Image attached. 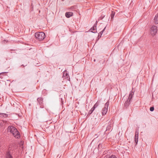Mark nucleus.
Returning <instances> with one entry per match:
<instances>
[{
    "label": "nucleus",
    "mask_w": 158,
    "mask_h": 158,
    "mask_svg": "<svg viewBox=\"0 0 158 158\" xmlns=\"http://www.w3.org/2000/svg\"><path fill=\"white\" fill-rule=\"evenodd\" d=\"M99 102H100V101H97V102L94 105L93 107L92 108H94V109H95L99 105Z\"/></svg>",
    "instance_id": "nucleus-13"
},
{
    "label": "nucleus",
    "mask_w": 158,
    "mask_h": 158,
    "mask_svg": "<svg viewBox=\"0 0 158 158\" xmlns=\"http://www.w3.org/2000/svg\"><path fill=\"white\" fill-rule=\"evenodd\" d=\"M32 49V48H30V50L31 49Z\"/></svg>",
    "instance_id": "nucleus-28"
},
{
    "label": "nucleus",
    "mask_w": 158,
    "mask_h": 158,
    "mask_svg": "<svg viewBox=\"0 0 158 158\" xmlns=\"http://www.w3.org/2000/svg\"><path fill=\"white\" fill-rule=\"evenodd\" d=\"M98 135L97 134H96L95 135L94 137H95V138H97L98 137Z\"/></svg>",
    "instance_id": "nucleus-24"
},
{
    "label": "nucleus",
    "mask_w": 158,
    "mask_h": 158,
    "mask_svg": "<svg viewBox=\"0 0 158 158\" xmlns=\"http://www.w3.org/2000/svg\"><path fill=\"white\" fill-rule=\"evenodd\" d=\"M109 103V102L108 101L104 105V107L102 110V115L103 116L106 114L108 110Z\"/></svg>",
    "instance_id": "nucleus-5"
},
{
    "label": "nucleus",
    "mask_w": 158,
    "mask_h": 158,
    "mask_svg": "<svg viewBox=\"0 0 158 158\" xmlns=\"http://www.w3.org/2000/svg\"><path fill=\"white\" fill-rule=\"evenodd\" d=\"M94 108H93L92 107V108H91V109L90 110H89V114H91L92 113V112L93 111H94Z\"/></svg>",
    "instance_id": "nucleus-18"
},
{
    "label": "nucleus",
    "mask_w": 158,
    "mask_h": 158,
    "mask_svg": "<svg viewBox=\"0 0 158 158\" xmlns=\"http://www.w3.org/2000/svg\"><path fill=\"white\" fill-rule=\"evenodd\" d=\"M37 101L38 103L40 105V107L41 108H44V106L43 105V101L42 98L41 97L38 98L37 99Z\"/></svg>",
    "instance_id": "nucleus-7"
},
{
    "label": "nucleus",
    "mask_w": 158,
    "mask_h": 158,
    "mask_svg": "<svg viewBox=\"0 0 158 158\" xmlns=\"http://www.w3.org/2000/svg\"><path fill=\"white\" fill-rule=\"evenodd\" d=\"M97 21H96V23H97Z\"/></svg>",
    "instance_id": "nucleus-29"
},
{
    "label": "nucleus",
    "mask_w": 158,
    "mask_h": 158,
    "mask_svg": "<svg viewBox=\"0 0 158 158\" xmlns=\"http://www.w3.org/2000/svg\"><path fill=\"white\" fill-rule=\"evenodd\" d=\"M65 15L66 17L69 18L73 16V13L72 12H66Z\"/></svg>",
    "instance_id": "nucleus-9"
},
{
    "label": "nucleus",
    "mask_w": 158,
    "mask_h": 158,
    "mask_svg": "<svg viewBox=\"0 0 158 158\" xmlns=\"http://www.w3.org/2000/svg\"><path fill=\"white\" fill-rule=\"evenodd\" d=\"M23 144V141H21L20 143H19V145L21 146Z\"/></svg>",
    "instance_id": "nucleus-23"
},
{
    "label": "nucleus",
    "mask_w": 158,
    "mask_h": 158,
    "mask_svg": "<svg viewBox=\"0 0 158 158\" xmlns=\"http://www.w3.org/2000/svg\"><path fill=\"white\" fill-rule=\"evenodd\" d=\"M7 114H4V113H0V117H4L5 118H6L7 117Z\"/></svg>",
    "instance_id": "nucleus-15"
},
{
    "label": "nucleus",
    "mask_w": 158,
    "mask_h": 158,
    "mask_svg": "<svg viewBox=\"0 0 158 158\" xmlns=\"http://www.w3.org/2000/svg\"><path fill=\"white\" fill-rule=\"evenodd\" d=\"M35 37L36 38L40 41H41L44 40L45 37V34L42 32H38L35 33Z\"/></svg>",
    "instance_id": "nucleus-4"
},
{
    "label": "nucleus",
    "mask_w": 158,
    "mask_h": 158,
    "mask_svg": "<svg viewBox=\"0 0 158 158\" xmlns=\"http://www.w3.org/2000/svg\"><path fill=\"white\" fill-rule=\"evenodd\" d=\"M96 29V24H94V26L93 27L91 28L90 29V30H91V31L93 33H95L96 32L94 31H94L95 29Z\"/></svg>",
    "instance_id": "nucleus-11"
},
{
    "label": "nucleus",
    "mask_w": 158,
    "mask_h": 158,
    "mask_svg": "<svg viewBox=\"0 0 158 158\" xmlns=\"http://www.w3.org/2000/svg\"><path fill=\"white\" fill-rule=\"evenodd\" d=\"M134 95V92L132 91L130 92L128 98L127 100L124 103V106L125 107L127 108L129 106L131 100L132 98Z\"/></svg>",
    "instance_id": "nucleus-3"
},
{
    "label": "nucleus",
    "mask_w": 158,
    "mask_h": 158,
    "mask_svg": "<svg viewBox=\"0 0 158 158\" xmlns=\"http://www.w3.org/2000/svg\"><path fill=\"white\" fill-rule=\"evenodd\" d=\"M139 138V132L137 131L135 132V141L136 144L138 143V138Z\"/></svg>",
    "instance_id": "nucleus-8"
},
{
    "label": "nucleus",
    "mask_w": 158,
    "mask_h": 158,
    "mask_svg": "<svg viewBox=\"0 0 158 158\" xmlns=\"http://www.w3.org/2000/svg\"><path fill=\"white\" fill-rule=\"evenodd\" d=\"M1 146V144H0V147Z\"/></svg>",
    "instance_id": "nucleus-25"
},
{
    "label": "nucleus",
    "mask_w": 158,
    "mask_h": 158,
    "mask_svg": "<svg viewBox=\"0 0 158 158\" xmlns=\"http://www.w3.org/2000/svg\"><path fill=\"white\" fill-rule=\"evenodd\" d=\"M115 14V12L114 11H111V13L110 15V17H111V20L112 21L113 20V19L114 18V16Z\"/></svg>",
    "instance_id": "nucleus-12"
},
{
    "label": "nucleus",
    "mask_w": 158,
    "mask_h": 158,
    "mask_svg": "<svg viewBox=\"0 0 158 158\" xmlns=\"http://www.w3.org/2000/svg\"><path fill=\"white\" fill-rule=\"evenodd\" d=\"M35 51H36V49H35V51H33V52H35Z\"/></svg>",
    "instance_id": "nucleus-26"
},
{
    "label": "nucleus",
    "mask_w": 158,
    "mask_h": 158,
    "mask_svg": "<svg viewBox=\"0 0 158 158\" xmlns=\"http://www.w3.org/2000/svg\"><path fill=\"white\" fill-rule=\"evenodd\" d=\"M157 27L155 25H153L151 28V33L152 35H154L157 32Z\"/></svg>",
    "instance_id": "nucleus-6"
},
{
    "label": "nucleus",
    "mask_w": 158,
    "mask_h": 158,
    "mask_svg": "<svg viewBox=\"0 0 158 158\" xmlns=\"http://www.w3.org/2000/svg\"><path fill=\"white\" fill-rule=\"evenodd\" d=\"M104 16H105V15H103V16L102 15L101 16V17H100V18H99V19H100L101 20L104 17Z\"/></svg>",
    "instance_id": "nucleus-21"
},
{
    "label": "nucleus",
    "mask_w": 158,
    "mask_h": 158,
    "mask_svg": "<svg viewBox=\"0 0 158 158\" xmlns=\"http://www.w3.org/2000/svg\"><path fill=\"white\" fill-rule=\"evenodd\" d=\"M109 158H116V157L115 155H111Z\"/></svg>",
    "instance_id": "nucleus-20"
},
{
    "label": "nucleus",
    "mask_w": 158,
    "mask_h": 158,
    "mask_svg": "<svg viewBox=\"0 0 158 158\" xmlns=\"http://www.w3.org/2000/svg\"><path fill=\"white\" fill-rule=\"evenodd\" d=\"M17 148L14 144L10 145L8 151L6 152V158H14V153L17 151Z\"/></svg>",
    "instance_id": "nucleus-1"
},
{
    "label": "nucleus",
    "mask_w": 158,
    "mask_h": 158,
    "mask_svg": "<svg viewBox=\"0 0 158 158\" xmlns=\"http://www.w3.org/2000/svg\"><path fill=\"white\" fill-rule=\"evenodd\" d=\"M63 77H66L67 78H68L69 77L68 74L65 71H64L63 73Z\"/></svg>",
    "instance_id": "nucleus-16"
},
{
    "label": "nucleus",
    "mask_w": 158,
    "mask_h": 158,
    "mask_svg": "<svg viewBox=\"0 0 158 158\" xmlns=\"http://www.w3.org/2000/svg\"><path fill=\"white\" fill-rule=\"evenodd\" d=\"M154 21L156 24H158V14L156 15L155 18H154Z\"/></svg>",
    "instance_id": "nucleus-10"
},
{
    "label": "nucleus",
    "mask_w": 158,
    "mask_h": 158,
    "mask_svg": "<svg viewBox=\"0 0 158 158\" xmlns=\"http://www.w3.org/2000/svg\"><path fill=\"white\" fill-rule=\"evenodd\" d=\"M7 131L8 132L9 131L12 133L16 138L18 139L20 137V134L19 132L13 126H9Z\"/></svg>",
    "instance_id": "nucleus-2"
},
{
    "label": "nucleus",
    "mask_w": 158,
    "mask_h": 158,
    "mask_svg": "<svg viewBox=\"0 0 158 158\" xmlns=\"http://www.w3.org/2000/svg\"><path fill=\"white\" fill-rule=\"evenodd\" d=\"M2 73H0V75Z\"/></svg>",
    "instance_id": "nucleus-27"
},
{
    "label": "nucleus",
    "mask_w": 158,
    "mask_h": 158,
    "mask_svg": "<svg viewBox=\"0 0 158 158\" xmlns=\"http://www.w3.org/2000/svg\"><path fill=\"white\" fill-rule=\"evenodd\" d=\"M33 64L35 66H39V65L38 64V63H33Z\"/></svg>",
    "instance_id": "nucleus-22"
},
{
    "label": "nucleus",
    "mask_w": 158,
    "mask_h": 158,
    "mask_svg": "<svg viewBox=\"0 0 158 158\" xmlns=\"http://www.w3.org/2000/svg\"><path fill=\"white\" fill-rule=\"evenodd\" d=\"M150 110L151 111H153L154 110V107H151L150 108Z\"/></svg>",
    "instance_id": "nucleus-19"
},
{
    "label": "nucleus",
    "mask_w": 158,
    "mask_h": 158,
    "mask_svg": "<svg viewBox=\"0 0 158 158\" xmlns=\"http://www.w3.org/2000/svg\"><path fill=\"white\" fill-rule=\"evenodd\" d=\"M106 27H105L104 29H103V30L102 31H101L100 32V33H99V34L98 35V37H99V38H100L101 37V35H102V34L103 33V31H104V30L106 29Z\"/></svg>",
    "instance_id": "nucleus-14"
},
{
    "label": "nucleus",
    "mask_w": 158,
    "mask_h": 158,
    "mask_svg": "<svg viewBox=\"0 0 158 158\" xmlns=\"http://www.w3.org/2000/svg\"><path fill=\"white\" fill-rule=\"evenodd\" d=\"M111 128V123H109L108 126H107L106 131L110 130Z\"/></svg>",
    "instance_id": "nucleus-17"
}]
</instances>
